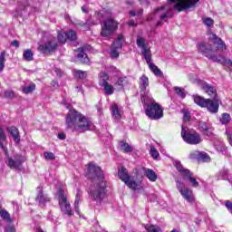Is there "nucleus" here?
<instances>
[{"label": "nucleus", "instance_id": "1", "mask_svg": "<svg viewBox=\"0 0 232 232\" xmlns=\"http://www.w3.org/2000/svg\"><path fill=\"white\" fill-rule=\"evenodd\" d=\"M65 124L72 131H93L95 125L81 112L71 109L65 118Z\"/></svg>", "mask_w": 232, "mask_h": 232}, {"label": "nucleus", "instance_id": "2", "mask_svg": "<svg viewBox=\"0 0 232 232\" xmlns=\"http://www.w3.org/2000/svg\"><path fill=\"white\" fill-rule=\"evenodd\" d=\"M91 187L89 188L90 198L95 202H102L106 197V179L103 175H93L90 178Z\"/></svg>", "mask_w": 232, "mask_h": 232}, {"label": "nucleus", "instance_id": "3", "mask_svg": "<svg viewBox=\"0 0 232 232\" xmlns=\"http://www.w3.org/2000/svg\"><path fill=\"white\" fill-rule=\"evenodd\" d=\"M57 197L62 213L72 217V207L68 202V190L66 189V186L63 183H58L57 185Z\"/></svg>", "mask_w": 232, "mask_h": 232}, {"label": "nucleus", "instance_id": "4", "mask_svg": "<svg viewBox=\"0 0 232 232\" xmlns=\"http://www.w3.org/2000/svg\"><path fill=\"white\" fill-rule=\"evenodd\" d=\"M143 104H148L146 109V115L149 117V119H151V121H159V119H162V117H164L162 107H160V105L157 103L151 96L150 98H148L147 102H143Z\"/></svg>", "mask_w": 232, "mask_h": 232}, {"label": "nucleus", "instance_id": "5", "mask_svg": "<svg viewBox=\"0 0 232 232\" xmlns=\"http://www.w3.org/2000/svg\"><path fill=\"white\" fill-rule=\"evenodd\" d=\"M119 179L124 182V184H126L130 189L138 191L139 193L144 191V185H142V176L120 175Z\"/></svg>", "mask_w": 232, "mask_h": 232}, {"label": "nucleus", "instance_id": "6", "mask_svg": "<svg viewBox=\"0 0 232 232\" xmlns=\"http://www.w3.org/2000/svg\"><path fill=\"white\" fill-rule=\"evenodd\" d=\"M194 102L200 108H207L210 113H218L219 103L217 100L203 98L202 96H193Z\"/></svg>", "mask_w": 232, "mask_h": 232}, {"label": "nucleus", "instance_id": "7", "mask_svg": "<svg viewBox=\"0 0 232 232\" xmlns=\"http://www.w3.org/2000/svg\"><path fill=\"white\" fill-rule=\"evenodd\" d=\"M171 9L169 7L163 5L161 7H158L154 13L150 14L148 16V21H153L154 19H160V22H158V26L160 24H162V23H166V19L172 17Z\"/></svg>", "mask_w": 232, "mask_h": 232}, {"label": "nucleus", "instance_id": "8", "mask_svg": "<svg viewBox=\"0 0 232 232\" xmlns=\"http://www.w3.org/2000/svg\"><path fill=\"white\" fill-rule=\"evenodd\" d=\"M181 137L187 144L197 145L202 142V137L196 130H189L188 127L182 126L181 129Z\"/></svg>", "mask_w": 232, "mask_h": 232}, {"label": "nucleus", "instance_id": "9", "mask_svg": "<svg viewBox=\"0 0 232 232\" xmlns=\"http://www.w3.org/2000/svg\"><path fill=\"white\" fill-rule=\"evenodd\" d=\"M199 1L200 0H169V3L176 12H184V10L193 8Z\"/></svg>", "mask_w": 232, "mask_h": 232}, {"label": "nucleus", "instance_id": "10", "mask_svg": "<svg viewBox=\"0 0 232 232\" xmlns=\"http://www.w3.org/2000/svg\"><path fill=\"white\" fill-rule=\"evenodd\" d=\"M176 186L178 191H179L181 197H183L187 202L189 204H193V202H195V195L193 194V190L191 188L186 187V185L180 182V180H176Z\"/></svg>", "mask_w": 232, "mask_h": 232}, {"label": "nucleus", "instance_id": "11", "mask_svg": "<svg viewBox=\"0 0 232 232\" xmlns=\"http://www.w3.org/2000/svg\"><path fill=\"white\" fill-rule=\"evenodd\" d=\"M140 89L141 102H147L148 99H151V94H150V80L146 75H142L140 78Z\"/></svg>", "mask_w": 232, "mask_h": 232}, {"label": "nucleus", "instance_id": "12", "mask_svg": "<svg viewBox=\"0 0 232 232\" xmlns=\"http://www.w3.org/2000/svg\"><path fill=\"white\" fill-rule=\"evenodd\" d=\"M119 24L114 21L113 18L110 17L103 22V26L102 28L101 35L102 37H110L115 30H117Z\"/></svg>", "mask_w": 232, "mask_h": 232}, {"label": "nucleus", "instance_id": "13", "mask_svg": "<svg viewBox=\"0 0 232 232\" xmlns=\"http://www.w3.org/2000/svg\"><path fill=\"white\" fill-rule=\"evenodd\" d=\"M198 50L199 53H202L209 59L210 61H213L214 63H218V57L215 55V52H213V48H211V44H205V43H199L198 44Z\"/></svg>", "mask_w": 232, "mask_h": 232}, {"label": "nucleus", "instance_id": "14", "mask_svg": "<svg viewBox=\"0 0 232 232\" xmlns=\"http://www.w3.org/2000/svg\"><path fill=\"white\" fill-rule=\"evenodd\" d=\"M109 80H110V76L108 75V73L104 72H100L99 84L102 86L106 95H113V92H115L116 89L115 87H113V85L108 82Z\"/></svg>", "mask_w": 232, "mask_h": 232}, {"label": "nucleus", "instance_id": "15", "mask_svg": "<svg viewBox=\"0 0 232 232\" xmlns=\"http://www.w3.org/2000/svg\"><path fill=\"white\" fill-rule=\"evenodd\" d=\"M122 43H124V36L119 34L111 49V57L112 59H117V57H119V50L122 48Z\"/></svg>", "mask_w": 232, "mask_h": 232}, {"label": "nucleus", "instance_id": "16", "mask_svg": "<svg viewBox=\"0 0 232 232\" xmlns=\"http://www.w3.org/2000/svg\"><path fill=\"white\" fill-rule=\"evenodd\" d=\"M57 49V42H55V38H51L44 44H40L38 50L43 52L44 53H50V52H55Z\"/></svg>", "mask_w": 232, "mask_h": 232}, {"label": "nucleus", "instance_id": "17", "mask_svg": "<svg viewBox=\"0 0 232 232\" xmlns=\"http://www.w3.org/2000/svg\"><path fill=\"white\" fill-rule=\"evenodd\" d=\"M176 180H179L184 186L190 184L193 188H198V181L191 175H183L176 178Z\"/></svg>", "mask_w": 232, "mask_h": 232}, {"label": "nucleus", "instance_id": "18", "mask_svg": "<svg viewBox=\"0 0 232 232\" xmlns=\"http://www.w3.org/2000/svg\"><path fill=\"white\" fill-rule=\"evenodd\" d=\"M36 191L37 196L35 201L38 202L41 208H44V206H46V203L50 202V198L48 197V195L43 192V188L41 186L37 187Z\"/></svg>", "mask_w": 232, "mask_h": 232}, {"label": "nucleus", "instance_id": "19", "mask_svg": "<svg viewBox=\"0 0 232 232\" xmlns=\"http://www.w3.org/2000/svg\"><path fill=\"white\" fill-rule=\"evenodd\" d=\"M66 39H69V41H75L77 39V34L73 30H70L67 33H59L58 34V41L64 44L66 43Z\"/></svg>", "mask_w": 232, "mask_h": 232}, {"label": "nucleus", "instance_id": "20", "mask_svg": "<svg viewBox=\"0 0 232 232\" xmlns=\"http://www.w3.org/2000/svg\"><path fill=\"white\" fill-rule=\"evenodd\" d=\"M111 111L112 119H114V121H121V119H122V115L124 112L122 111V108L119 107L117 103L111 104Z\"/></svg>", "mask_w": 232, "mask_h": 232}, {"label": "nucleus", "instance_id": "21", "mask_svg": "<svg viewBox=\"0 0 232 232\" xmlns=\"http://www.w3.org/2000/svg\"><path fill=\"white\" fill-rule=\"evenodd\" d=\"M198 128L204 135L207 137H211L213 135V126H211L208 122L199 121Z\"/></svg>", "mask_w": 232, "mask_h": 232}, {"label": "nucleus", "instance_id": "22", "mask_svg": "<svg viewBox=\"0 0 232 232\" xmlns=\"http://www.w3.org/2000/svg\"><path fill=\"white\" fill-rule=\"evenodd\" d=\"M86 169L89 175H102L103 173L101 167L97 166V164L93 162H90L89 164H87Z\"/></svg>", "mask_w": 232, "mask_h": 232}, {"label": "nucleus", "instance_id": "23", "mask_svg": "<svg viewBox=\"0 0 232 232\" xmlns=\"http://www.w3.org/2000/svg\"><path fill=\"white\" fill-rule=\"evenodd\" d=\"M85 50L86 49H84V47L78 48L77 59L80 63L88 64V63H90V58H88V54H86Z\"/></svg>", "mask_w": 232, "mask_h": 232}, {"label": "nucleus", "instance_id": "24", "mask_svg": "<svg viewBox=\"0 0 232 232\" xmlns=\"http://www.w3.org/2000/svg\"><path fill=\"white\" fill-rule=\"evenodd\" d=\"M23 164V160L21 158L18 159H12L9 158L7 166L11 168V169H21V165Z\"/></svg>", "mask_w": 232, "mask_h": 232}, {"label": "nucleus", "instance_id": "25", "mask_svg": "<svg viewBox=\"0 0 232 232\" xmlns=\"http://www.w3.org/2000/svg\"><path fill=\"white\" fill-rule=\"evenodd\" d=\"M201 88L209 97H213V99L217 97V89L215 87H211L206 82H201Z\"/></svg>", "mask_w": 232, "mask_h": 232}, {"label": "nucleus", "instance_id": "26", "mask_svg": "<svg viewBox=\"0 0 232 232\" xmlns=\"http://www.w3.org/2000/svg\"><path fill=\"white\" fill-rule=\"evenodd\" d=\"M173 166L176 168V169L179 171V173H181V175H191V172L188 169H184L182 166V163L179 161V160H173Z\"/></svg>", "mask_w": 232, "mask_h": 232}, {"label": "nucleus", "instance_id": "27", "mask_svg": "<svg viewBox=\"0 0 232 232\" xmlns=\"http://www.w3.org/2000/svg\"><path fill=\"white\" fill-rule=\"evenodd\" d=\"M210 39H212V41H214V44H218V49L227 50V46H226V44L224 43V41H222V39L218 38V36H217V34H212L210 36Z\"/></svg>", "mask_w": 232, "mask_h": 232}, {"label": "nucleus", "instance_id": "28", "mask_svg": "<svg viewBox=\"0 0 232 232\" xmlns=\"http://www.w3.org/2000/svg\"><path fill=\"white\" fill-rule=\"evenodd\" d=\"M136 175H157L155 171L150 169H146L144 167H139L135 169Z\"/></svg>", "mask_w": 232, "mask_h": 232}, {"label": "nucleus", "instance_id": "29", "mask_svg": "<svg viewBox=\"0 0 232 232\" xmlns=\"http://www.w3.org/2000/svg\"><path fill=\"white\" fill-rule=\"evenodd\" d=\"M81 197H82V191L77 188L75 201H74V209L77 215H81V210L79 209V202H81Z\"/></svg>", "mask_w": 232, "mask_h": 232}, {"label": "nucleus", "instance_id": "30", "mask_svg": "<svg viewBox=\"0 0 232 232\" xmlns=\"http://www.w3.org/2000/svg\"><path fill=\"white\" fill-rule=\"evenodd\" d=\"M9 133L12 135L14 142H16V144H19L21 140V136L19 135V130L15 127H11L9 129Z\"/></svg>", "mask_w": 232, "mask_h": 232}, {"label": "nucleus", "instance_id": "31", "mask_svg": "<svg viewBox=\"0 0 232 232\" xmlns=\"http://www.w3.org/2000/svg\"><path fill=\"white\" fill-rule=\"evenodd\" d=\"M124 84H126V77L120 76L114 82V88L118 91L122 90V88H124Z\"/></svg>", "mask_w": 232, "mask_h": 232}, {"label": "nucleus", "instance_id": "32", "mask_svg": "<svg viewBox=\"0 0 232 232\" xmlns=\"http://www.w3.org/2000/svg\"><path fill=\"white\" fill-rule=\"evenodd\" d=\"M141 55H143L147 63H151V49H150V47L141 49Z\"/></svg>", "mask_w": 232, "mask_h": 232}, {"label": "nucleus", "instance_id": "33", "mask_svg": "<svg viewBox=\"0 0 232 232\" xmlns=\"http://www.w3.org/2000/svg\"><path fill=\"white\" fill-rule=\"evenodd\" d=\"M119 146H120L121 151H123V153H131V151H133V147H131L127 142L121 141Z\"/></svg>", "mask_w": 232, "mask_h": 232}, {"label": "nucleus", "instance_id": "34", "mask_svg": "<svg viewBox=\"0 0 232 232\" xmlns=\"http://www.w3.org/2000/svg\"><path fill=\"white\" fill-rule=\"evenodd\" d=\"M0 217L5 220V222H7V224H12V218L10 217V213H8V211L1 209Z\"/></svg>", "mask_w": 232, "mask_h": 232}, {"label": "nucleus", "instance_id": "35", "mask_svg": "<svg viewBox=\"0 0 232 232\" xmlns=\"http://www.w3.org/2000/svg\"><path fill=\"white\" fill-rule=\"evenodd\" d=\"M150 70L154 72V75L160 76L162 75V71L157 67L153 63L150 62V63H147Z\"/></svg>", "mask_w": 232, "mask_h": 232}, {"label": "nucleus", "instance_id": "36", "mask_svg": "<svg viewBox=\"0 0 232 232\" xmlns=\"http://www.w3.org/2000/svg\"><path fill=\"white\" fill-rule=\"evenodd\" d=\"M198 162H211V157H209L208 153L201 151L199 153Z\"/></svg>", "mask_w": 232, "mask_h": 232}, {"label": "nucleus", "instance_id": "37", "mask_svg": "<svg viewBox=\"0 0 232 232\" xmlns=\"http://www.w3.org/2000/svg\"><path fill=\"white\" fill-rule=\"evenodd\" d=\"M5 55H6V52L5 51H3L0 53V73L5 70V63H6Z\"/></svg>", "mask_w": 232, "mask_h": 232}, {"label": "nucleus", "instance_id": "38", "mask_svg": "<svg viewBox=\"0 0 232 232\" xmlns=\"http://www.w3.org/2000/svg\"><path fill=\"white\" fill-rule=\"evenodd\" d=\"M35 90V83H31L28 86H24L22 88V92L23 93H25L26 95H28V93H32V92H34Z\"/></svg>", "mask_w": 232, "mask_h": 232}, {"label": "nucleus", "instance_id": "39", "mask_svg": "<svg viewBox=\"0 0 232 232\" xmlns=\"http://www.w3.org/2000/svg\"><path fill=\"white\" fill-rule=\"evenodd\" d=\"M23 57L25 61H34V53H32V50L27 49L24 51Z\"/></svg>", "mask_w": 232, "mask_h": 232}, {"label": "nucleus", "instance_id": "40", "mask_svg": "<svg viewBox=\"0 0 232 232\" xmlns=\"http://www.w3.org/2000/svg\"><path fill=\"white\" fill-rule=\"evenodd\" d=\"M136 44L138 48H140L141 50H144V48H148V46H146V40H144V38L140 36H138L136 40Z\"/></svg>", "mask_w": 232, "mask_h": 232}, {"label": "nucleus", "instance_id": "41", "mask_svg": "<svg viewBox=\"0 0 232 232\" xmlns=\"http://www.w3.org/2000/svg\"><path fill=\"white\" fill-rule=\"evenodd\" d=\"M5 140H6V133L5 132V129L0 127V148H2V150L5 148V145L3 144Z\"/></svg>", "mask_w": 232, "mask_h": 232}, {"label": "nucleus", "instance_id": "42", "mask_svg": "<svg viewBox=\"0 0 232 232\" xmlns=\"http://www.w3.org/2000/svg\"><path fill=\"white\" fill-rule=\"evenodd\" d=\"M189 159L190 160H197L198 162L200 159V151L198 150L191 151L189 154Z\"/></svg>", "mask_w": 232, "mask_h": 232}, {"label": "nucleus", "instance_id": "43", "mask_svg": "<svg viewBox=\"0 0 232 232\" xmlns=\"http://www.w3.org/2000/svg\"><path fill=\"white\" fill-rule=\"evenodd\" d=\"M174 92L180 97L181 99H186V92H184V89L180 87H174Z\"/></svg>", "mask_w": 232, "mask_h": 232}, {"label": "nucleus", "instance_id": "44", "mask_svg": "<svg viewBox=\"0 0 232 232\" xmlns=\"http://www.w3.org/2000/svg\"><path fill=\"white\" fill-rule=\"evenodd\" d=\"M229 121H231V116H229L227 113H223L220 118L221 124H227Z\"/></svg>", "mask_w": 232, "mask_h": 232}, {"label": "nucleus", "instance_id": "45", "mask_svg": "<svg viewBox=\"0 0 232 232\" xmlns=\"http://www.w3.org/2000/svg\"><path fill=\"white\" fill-rule=\"evenodd\" d=\"M160 155V154L159 153V150H157L155 147H150V156L152 157V159H154V160H157Z\"/></svg>", "mask_w": 232, "mask_h": 232}, {"label": "nucleus", "instance_id": "46", "mask_svg": "<svg viewBox=\"0 0 232 232\" xmlns=\"http://www.w3.org/2000/svg\"><path fill=\"white\" fill-rule=\"evenodd\" d=\"M74 77H76V79H85L86 77V72L83 71H75L74 72Z\"/></svg>", "mask_w": 232, "mask_h": 232}, {"label": "nucleus", "instance_id": "47", "mask_svg": "<svg viewBox=\"0 0 232 232\" xmlns=\"http://www.w3.org/2000/svg\"><path fill=\"white\" fill-rule=\"evenodd\" d=\"M44 157L47 160H55V155L53 154V152H44Z\"/></svg>", "mask_w": 232, "mask_h": 232}, {"label": "nucleus", "instance_id": "48", "mask_svg": "<svg viewBox=\"0 0 232 232\" xmlns=\"http://www.w3.org/2000/svg\"><path fill=\"white\" fill-rule=\"evenodd\" d=\"M225 70H228L232 72V61L231 60H225L224 62Z\"/></svg>", "mask_w": 232, "mask_h": 232}, {"label": "nucleus", "instance_id": "49", "mask_svg": "<svg viewBox=\"0 0 232 232\" xmlns=\"http://www.w3.org/2000/svg\"><path fill=\"white\" fill-rule=\"evenodd\" d=\"M5 97H6V99H14L15 97V93L13 91H5Z\"/></svg>", "mask_w": 232, "mask_h": 232}, {"label": "nucleus", "instance_id": "50", "mask_svg": "<svg viewBox=\"0 0 232 232\" xmlns=\"http://www.w3.org/2000/svg\"><path fill=\"white\" fill-rule=\"evenodd\" d=\"M118 175H128V170L124 167H120L118 169Z\"/></svg>", "mask_w": 232, "mask_h": 232}, {"label": "nucleus", "instance_id": "51", "mask_svg": "<svg viewBox=\"0 0 232 232\" xmlns=\"http://www.w3.org/2000/svg\"><path fill=\"white\" fill-rule=\"evenodd\" d=\"M203 23H204V24H206V26H211L213 24V19L204 18Z\"/></svg>", "mask_w": 232, "mask_h": 232}, {"label": "nucleus", "instance_id": "52", "mask_svg": "<svg viewBox=\"0 0 232 232\" xmlns=\"http://www.w3.org/2000/svg\"><path fill=\"white\" fill-rule=\"evenodd\" d=\"M142 13H143L142 9H140L138 12L130 11V15H131V17H135V15H142Z\"/></svg>", "mask_w": 232, "mask_h": 232}, {"label": "nucleus", "instance_id": "53", "mask_svg": "<svg viewBox=\"0 0 232 232\" xmlns=\"http://www.w3.org/2000/svg\"><path fill=\"white\" fill-rule=\"evenodd\" d=\"M90 24H92V23H90V21H87L86 23L81 22L79 24V26H84L85 30H90Z\"/></svg>", "mask_w": 232, "mask_h": 232}, {"label": "nucleus", "instance_id": "54", "mask_svg": "<svg viewBox=\"0 0 232 232\" xmlns=\"http://www.w3.org/2000/svg\"><path fill=\"white\" fill-rule=\"evenodd\" d=\"M146 177L150 182H155V180H157V175H146Z\"/></svg>", "mask_w": 232, "mask_h": 232}, {"label": "nucleus", "instance_id": "55", "mask_svg": "<svg viewBox=\"0 0 232 232\" xmlns=\"http://www.w3.org/2000/svg\"><path fill=\"white\" fill-rule=\"evenodd\" d=\"M190 117H191V116L189 115V112H188V111H185V112H184L183 119H184L185 121H189Z\"/></svg>", "mask_w": 232, "mask_h": 232}, {"label": "nucleus", "instance_id": "56", "mask_svg": "<svg viewBox=\"0 0 232 232\" xmlns=\"http://www.w3.org/2000/svg\"><path fill=\"white\" fill-rule=\"evenodd\" d=\"M51 86H53V88H54V90H57V88H59V82H57V81H53L51 82Z\"/></svg>", "mask_w": 232, "mask_h": 232}, {"label": "nucleus", "instance_id": "57", "mask_svg": "<svg viewBox=\"0 0 232 232\" xmlns=\"http://www.w3.org/2000/svg\"><path fill=\"white\" fill-rule=\"evenodd\" d=\"M58 139H60V140H64V139H66V134L61 132L58 134Z\"/></svg>", "mask_w": 232, "mask_h": 232}, {"label": "nucleus", "instance_id": "58", "mask_svg": "<svg viewBox=\"0 0 232 232\" xmlns=\"http://www.w3.org/2000/svg\"><path fill=\"white\" fill-rule=\"evenodd\" d=\"M12 46H14L15 48H19V42L17 40H14L11 43Z\"/></svg>", "mask_w": 232, "mask_h": 232}, {"label": "nucleus", "instance_id": "59", "mask_svg": "<svg viewBox=\"0 0 232 232\" xmlns=\"http://www.w3.org/2000/svg\"><path fill=\"white\" fill-rule=\"evenodd\" d=\"M5 232H15V227H8L5 229Z\"/></svg>", "mask_w": 232, "mask_h": 232}, {"label": "nucleus", "instance_id": "60", "mask_svg": "<svg viewBox=\"0 0 232 232\" xmlns=\"http://www.w3.org/2000/svg\"><path fill=\"white\" fill-rule=\"evenodd\" d=\"M129 26H135V21L133 20L129 21Z\"/></svg>", "mask_w": 232, "mask_h": 232}, {"label": "nucleus", "instance_id": "61", "mask_svg": "<svg viewBox=\"0 0 232 232\" xmlns=\"http://www.w3.org/2000/svg\"><path fill=\"white\" fill-rule=\"evenodd\" d=\"M82 12H83V14H88V10L86 9V6H82Z\"/></svg>", "mask_w": 232, "mask_h": 232}, {"label": "nucleus", "instance_id": "62", "mask_svg": "<svg viewBox=\"0 0 232 232\" xmlns=\"http://www.w3.org/2000/svg\"><path fill=\"white\" fill-rule=\"evenodd\" d=\"M140 5H148V1L146 0H140Z\"/></svg>", "mask_w": 232, "mask_h": 232}, {"label": "nucleus", "instance_id": "63", "mask_svg": "<svg viewBox=\"0 0 232 232\" xmlns=\"http://www.w3.org/2000/svg\"><path fill=\"white\" fill-rule=\"evenodd\" d=\"M126 4H127V5H133V2H132L131 0H127V1H126Z\"/></svg>", "mask_w": 232, "mask_h": 232}, {"label": "nucleus", "instance_id": "64", "mask_svg": "<svg viewBox=\"0 0 232 232\" xmlns=\"http://www.w3.org/2000/svg\"><path fill=\"white\" fill-rule=\"evenodd\" d=\"M171 232H179L177 229H173Z\"/></svg>", "mask_w": 232, "mask_h": 232}]
</instances>
